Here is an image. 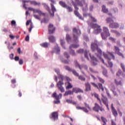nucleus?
Wrapping results in <instances>:
<instances>
[{
    "mask_svg": "<svg viewBox=\"0 0 125 125\" xmlns=\"http://www.w3.org/2000/svg\"><path fill=\"white\" fill-rule=\"evenodd\" d=\"M102 101L103 104L106 106L107 110L110 111V108H109V102L108 101V98L105 97H103L102 98Z\"/></svg>",
    "mask_w": 125,
    "mask_h": 125,
    "instance_id": "nucleus-13",
    "label": "nucleus"
},
{
    "mask_svg": "<svg viewBox=\"0 0 125 125\" xmlns=\"http://www.w3.org/2000/svg\"><path fill=\"white\" fill-rule=\"evenodd\" d=\"M72 93L74 94V93H79V92H81V93H83V91L80 88H78V87H74L72 89Z\"/></svg>",
    "mask_w": 125,
    "mask_h": 125,
    "instance_id": "nucleus-18",
    "label": "nucleus"
},
{
    "mask_svg": "<svg viewBox=\"0 0 125 125\" xmlns=\"http://www.w3.org/2000/svg\"><path fill=\"white\" fill-rule=\"evenodd\" d=\"M41 46L44 47V48H47L50 45V44L48 42H45L44 43L40 44Z\"/></svg>",
    "mask_w": 125,
    "mask_h": 125,
    "instance_id": "nucleus-23",
    "label": "nucleus"
},
{
    "mask_svg": "<svg viewBox=\"0 0 125 125\" xmlns=\"http://www.w3.org/2000/svg\"><path fill=\"white\" fill-rule=\"evenodd\" d=\"M121 65V67L122 68L124 73H125V64L123 63H121L120 64Z\"/></svg>",
    "mask_w": 125,
    "mask_h": 125,
    "instance_id": "nucleus-49",
    "label": "nucleus"
},
{
    "mask_svg": "<svg viewBox=\"0 0 125 125\" xmlns=\"http://www.w3.org/2000/svg\"><path fill=\"white\" fill-rule=\"evenodd\" d=\"M83 16L84 17H86V16H89L90 18H91L92 22H94V23H96V22H97V20H96V19H95L94 17H92V16L90 14L84 13Z\"/></svg>",
    "mask_w": 125,
    "mask_h": 125,
    "instance_id": "nucleus-19",
    "label": "nucleus"
},
{
    "mask_svg": "<svg viewBox=\"0 0 125 125\" xmlns=\"http://www.w3.org/2000/svg\"><path fill=\"white\" fill-rule=\"evenodd\" d=\"M103 54L104 55V57L105 58V59H107L108 61V64L110 68H112L113 67V62H112L111 61V58L113 59V60H115V55H114V53L113 52H107L106 53H103Z\"/></svg>",
    "mask_w": 125,
    "mask_h": 125,
    "instance_id": "nucleus-3",
    "label": "nucleus"
},
{
    "mask_svg": "<svg viewBox=\"0 0 125 125\" xmlns=\"http://www.w3.org/2000/svg\"><path fill=\"white\" fill-rule=\"evenodd\" d=\"M103 74L105 77H107V70L106 69H104V70L103 71Z\"/></svg>",
    "mask_w": 125,
    "mask_h": 125,
    "instance_id": "nucleus-50",
    "label": "nucleus"
},
{
    "mask_svg": "<svg viewBox=\"0 0 125 125\" xmlns=\"http://www.w3.org/2000/svg\"><path fill=\"white\" fill-rule=\"evenodd\" d=\"M88 25H89L90 27L94 29V33L97 35L98 34H100L102 32V29H101V26L97 24H94L92 23H90V24L87 22Z\"/></svg>",
    "mask_w": 125,
    "mask_h": 125,
    "instance_id": "nucleus-5",
    "label": "nucleus"
},
{
    "mask_svg": "<svg viewBox=\"0 0 125 125\" xmlns=\"http://www.w3.org/2000/svg\"><path fill=\"white\" fill-rule=\"evenodd\" d=\"M111 112L113 116L115 117L118 116V111H117V109L115 108V107H114V104H111Z\"/></svg>",
    "mask_w": 125,
    "mask_h": 125,
    "instance_id": "nucleus-17",
    "label": "nucleus"
},
{
    "mask_svg": "<svg viewBox=\"0 0 125 125\" xmlns=\"http://www.w3.org/2000/svg\"><path fill=\"white\" fill-rule=\"evenodd\" d=\"M71 72H72V73L74 76H76V77H79V73H78L75 70L73 69Z\"/></svg>",
    "mask_w": 125,
    "mask_h": 125,
    "instance_id": "nucleus-41",
    "label": "nucleus"
},
{
    "mask_svg": "<svg viewBox=\"0 0 125 125\" xmlns=\"http://www.w3.org/2000/svg\"><path fill=\"white\" fill-rule=\"evenodd\" d=\"M114 51H115V53H116V54H118V52H120V48H119V47L117 46H114Z\"/></svg>",
    "mask_w": 125,
    "mask_h": 125,
    "instance_id": "nucleus-36",
    "label": "nucleus"
},
{
    "mask_svg": "<svg viewBox=\"0 0 125 125\" xmlns=\"http://www.w3.org/2000/svg\"><path fill=\"white\" fill-rule=\"evenodd\" d=\"M34 13H38L39 15H42L43 16H45V13H42V11H40V9H34Z\"/></svg>",
    "mask_w": 125,
    "mask_h": 125,
    "instance_id": "nucleus-22",
    "label": "nucleus"
},
{
    "mask_svg": "<svg viewBox=\"0 0 125 125\" xmlns=\"http://www.w3.org/2000/svg\"><path fill=\"white\" fill-rule=\"evenodd\" d=\"M79 44H71L69 47V49H72V48H78L79 47Z\"/></svg>",
    "mask_w": 125,
    "mask_h": 125,
    "instance_id": "nucleus-32",
    "label": "nucleus"
},
{
    "mask_svg": "<svg viewBox=\"0 0 125 125\" xmlns=\"http://www.w3.org/2000/svg\"><path fill=\"white\" fill-rule=\"evenodd\" d=\"M74 64L76 68H79L80 70H82V68L83 67V66L80 65L77 61H74Z\"/></svg>",
    "mask_w": 125,
    "mask_h": 125,
    "instance_id": "nucleus-24",
    "label": "nucleus"
},
{
    "mask_svg": "<svg viewBox=\"0 0 125 125\" xmlns=\"http://www.w3.org/2000/svg\"><path fill=\"white\" fill-rule=\"evenodd\" d=\"M91 84L94 86V87H96L97 89L99 90H102V91H104V88L103 87V85L101 83H98V84L94 83H91Z\"/></svg>",
    "mask_w": 125,
    "mask_h": 125,
    "instance_id": "nucleus-11",
    "label": "nucleus"
},
{
    "mask_svg": "<svg viewBox=\"0 0 125 125\" xmlns=\"http://www.w3.org/2000/svg\"><path fill=\"white\" fill-rule=\"evenodd\" d=\"M91 48L93 52H95V51H97V53L95 54L97 57H98V58H99V59H100V60L102 61L103 63L106 65L104 60L101 57L102 55V51L101 50V49L98 48V42L92 43L91 44Z\"/></svg>",
    "mask_w": 125,
    "mask_h": 125,
    "instance_id": "nucleus-2",
    "label": "nucleus"
},
{
    "mask_svg": "<svg viewBox=\"0 0 125 125\" xmlns=\"http://www.w3.org/2000/svg\"><path fill=\"white\" fill-rule=\"evenodd\" d=\"M93 110L97 113H98L99 110L101 111V112H103V111L104 112L105 111V109L102 108V106H100V105H99L97 103H95V105L93 107Z\"/></svg>",
    "mask_w": 125,
    "mask_h": 125,
    "instance_id": "nucleus-10",
    "label": "nucleus"
},
{
    "mask_svg": "<svg viewBox=\"0 0 125 125\" xmlns=\"http://www.w3.org/2000/svg\"><path fill=\"white\" fill-rule=\"evenodd\" d=\"M117 54H118V55H119V56H121L122 58H123V59L125 58V56L121 52H118Z\"/></svg>",
    "mask_w": 125,
    "mask_h": 125,
    "instance_id": "nucleus-53",
    "label": "nucleus"
},
{
    "mask_svg": "<svg viewBox=\"0 0 125 125\" xmlns=\"http://www.w3.org/2000/svg\"><path fill=\"white\" fill-rule=\"evenodd\" d=\"M52 97H54L56 101H54V104H59L60 103V99L62 98V94H59L57 95L56 92L53 93L52 95Z\"/></svg>",
    "mask_w": 125,
    "mask_h": 125,
    "instance_id": "nucleus-9",
    "label": "nucleus"
},
{
    "mask_svg": "<svg viewBox=\"0 0 125 125\" xmlns=\"http://www.w3.org/2000/svg\"><path fill=\"white\" fill-rule=\"evenodd\" d=\"M115 89H116V88H111V91H112L115 96H118V94L117 93V92L115 91Z\"/></svg>",
    "mask_w": 125,
    "mask_h": 125,
    "instance_id": "nucleus-48",
    "label": "nucleus"
},
{
    "mask_svg": "<svg viewBox=\"0 0 125 125\" xmlns=\"http://www.w3.org/2000/svg\"><path fill=\"white\" fill-rule=\"evenodd\" d=\"M94 96L97 99V100L99 101V103L100 105H102V102H101V100L100 99V98H99V95H98V94H95Z\"/></svg>",
    "mask_w": 125,
    "mask_h": 125,
    "instance_id": "nucleus-31",
    "label": "nucleus"
},
{
    "mask_svg": "<svg viewBox=\"0 0 125 125\" xmlns=\"http://www.w3.org/2000/svg\"><path fill=\"white\" fill-rule=\"evenodd\" d=\"M70 53L71 55H72V56H75V55H76V53H75L74 50H71L70 52Z\"/></svg>",
    "mask_w": 125,
    "mask_h": 125,
    "instance_id": "nucleus-56",
    "label": "nucleus"
},
{
    "mask_svg": "<svg viewBox=\"0 0 125 125\" xmlns=\"http://www.w3.org/2000/svg\"><path fill=\"white\" fill-rule=\"evenodd\" d=\"M73 33L74 42H79L78 39L79 36L81 35V31L79 29H77V28H74L73 29Z\"/></svg>",
    "mask_w": 125,
    "mask_h": 125,
    "instance_id": "nucleus-8",
    "label": "nucleus"
},
{
    "mask_svg": "<svg viewBox=\"0 0 125 125\" xmlns=\"http://www.w3.org/2000/svg\"><path fill=\"white\" fill-rule=\"evenodd\" d=\"M101 119H102V122H103V123H104V124H103V125H107V119L106 118L103 117V116L101 117Z\"/></svg>",
    "mask_w": 125,
    "mask_h": 125,
    "instance_id": "nucleus-39",
    "label": "nucleus"
},
{
    "mask_svg": "<svg viewBox=\"0 0 125 125\" xmlns=\"http://www.w3.org/2000/svg\"><path fill=\"white\" fill-rule=\"evenodd\" d=\"M34 28V26H33V24H30V27L29 28V33H31V31H32V29Z\"/></svg>",
    "mask_w": 125,
    "mask_h": 125,
    "instance_id": "nucleus-58",
    "label": "nucleus"
},
{
    "mask_svg": "<svg viewBox=\"0 0 125 125\" xmlns=\"http://www.w3.org/2000/svg\"><path fill=\"white\" fill-rule=\"evenodd\" d=\"M123 75V72H122V70L119 69L116 73L117 77H121Z\"/></svg>",
    "mask_w": 125,
    "mask_h": 125,
    "instance_id": "nucleus-35",
    "label": "nucleus"
},
{
    "mask_svg": "<svg viewBox=\"0 0 125 125\" xmlns=\"http://www.w3.org/2000/svg\"><path fill=\"white\" fill-rule=\"evenodd\" d=\"M14 56V55L13 54H11L9 56V57L10 58V59H11V60H12L13 59V57Z\"/></svg>",
    "mask_w": 125,
    "mask_h": 125,
    "instance_id": "nucleus-63",
    "label": "nucleus"
},
{
    "mask_svg": "<svg viewBox=\"0 0 125 125\" xmlns=\"http://www.w3.org/2000/svg\"><path fill=\"white\" fill-rule=\"evenodd\" d=\"M105 21L106 23H109V27L112 28V29L114 28H119V25L117 22H114V21H113V19L110 18H107L105 19Z\"/></svg>",
    "mask_w": 125,
    "mask_h": 125,
    "instance_id": "nucleus-6",
    "label": "nucleus"
},
{
    "mask_svg": "<svg viewBox=\"0 0 125 125\" xmlns=\"http://www.w3.org/2000/svg\"><path fill=\"white\" fill-rule=\"evenodd\" d=\"M76 109H77V110H82V111H84L85 113H88V110L85 107L77 106H76Z\"/></svg>",
    "mask_w": 125,
    "mask_h": 125,
    "instance_id": "nucleus-21",
    "label": "nucleus"
},
{
    "mask_svg": "<svg viewBox=\"0 0 125 125\" xmlns=\"http://www.w3.org/2000/svg\"><path fill=\"white\" fill-rule=\"evenodd\" d=\"M103 32L101 33L103 40H106L108 37H110L111 35L110 32H109V29L106 27H104Z\"/></svg>",
    "mask_w": 125,
    "mask_h": 125,
    "instance_id": "nucleus-7",
    "label": "nucleus"
},
{
    "mask_svg": "<svg viewBox=\"0 0 125 125\" xmlns=\"http://www.w3.org/2000/svg\"><path fill=\"white\" fill-rule=\"evenodd\" d=\"M25 40L26 42H29V40H30L29 35H27V36L25 37Z\"/></svg>",
    "mask_w": 125,
    "mask_h": 125,
    "instance_id": "nucleus-61",
    "label": "nucleus"
},
{
    "mask_svg": "<svg viewBox=\"0 0 125 125\" xmlns=\"http://www.w3.org/2000/svg\"><path fill=\"white\" fill-rule=\"evenodd\" d=\"M65 84L67 85V86L65 87L66 89H70L71 88H73V85L70 82H66Z\"/></svg>",
    "mask_w": 125,
    "mask_h": 125,
    "instance_id": "nucleus-25",
    "label": "nucleus"
},
{
    "mask_svg": "<svg viewBox=\"0 0 125 125\" xmlns=\"http://www.w3.org/2000/svg\"><path fill=\"white\" fill-rule=\"evenodd\" d=\"M48 40L50 42H55V38L53 36H49Z\"/></svg>",
    "mask_w": 125,
    "mask_h": 125,
    "instance_id": "nucleus-29",
    "label": "nucleus"
},
{
    "mask_svg": "<svg viewBox=\"0 0 125 125\" xmlns=\"http://www.w3.org/2000/svg\"><path fill=\"white\" fill-rule=\"evenodd\" d=\"M111 125H117V124H116V122L114 121V120H111Z\"/></svg>",
    "mask_w": 125,
    "mask_h": 125,
    "instance_id": "nucleus-64",
    "label": "nucleus"
},
{
    "mask_svg": "<svg viewBox=\"0 0 125 125\" xmlns=\"http://www.w3.org/2000/svg\"><path fill=\"white\" fill-rule=\"evenodd\" d=\"M66 40L67 42H69V41L71 40V37H70V35H69V34H66Z\"/></svg>",
    "mask_w": 125,
    "mask_h": 125,
    "instance_id": "nucleus-54",
    "label": "nucleus"
},
{
    "mask_svg": "<svg viewBox=\"0 0 125 125\" xmlns=\"http://www.w3.org/2000/svg\"><path fill=\"white\" fill-rule=\"evenodd\" d=\"M73 92L72 90H68L66 91L64 94V96H68V95H73Z\"/></svg>",
    "mask_w": 125,
    "mask_h": 125,
    "instance_id": "nucleus-28",
    "label": "nucleus"
},
{
    "mask_svg": "<svg viewBox=\"0 0 125 125\" xmlns=\"http://www.w3.org/2000/svg\"><path fill=\"white\" fill-rule=\"evenodd\" d=\"M31 4H33L34 5H41V3L37 2L36 1H31L30 0Z\"/></svg>",
    "mask_w": 125,
    "mask_h": 125,
    "instance_id": "nucleus-34",
    "label": "nucleus"
},
{
    "mask_svg": "<svg viewBox=\"0 0 125 125\" xmlns=\"http://www.w3.org/2000/svg\"><path fill=\"white\" fill-rule=\"evenodd\" d=\"M60 42H61V45L62 46V47L64 49H66V48L64 46V44H65V41H64V40L61 39Z\"/></svg>",
    "mask_w": 125,
    "mask_h": 125,
    "instance_id": "nucleus-40",
    "label": "nucleus"
},
{
    "mask_svg": "<svg viewBox=\"0 0 125 125\" xmlns=\"http://www.w3.org/2000/svg\"><path fill=\"white\" fill-rule=\"evenodd\" d=\"M63 84H64V83L63 82V81H59L57 84V86L58 88L62 92H64V91H65V90L64 89V87H63V86H62L63 85Z\"/></svg>",
    "mask_w": 125,
    "mask_h": 125,
    "instance_id": "nucleus-12",
    "label": "nucleus"
},
{
    "mask_svg": "<svg viewBox=\"0 0 125 125\" xmlns=\"http://www.w3.org/2000/svg\"><path fill=\"white\" fill-rule=\"evenodd\" d=\"M33 16L34 18H36V19H38L39 20H40V16H39V15H34Z\"/></svg>",
    "mask_w": 125,
    "mask_h": 125,
    "instance_id": "nucleus-60",
    "label": "nucleus"
},
{
    "mask_svg": "<svg viewBox=\"0 0 125 125\" xmlns=\"http://www.w3.org/2000/svg\"><path fill=\"white\" fill-rule=\"evenodd\" d=\"M58 79H59V80H61V81L63 82V81L64 80V76H63V75L60 74L58 76Z\"/></svg>",
    "mask_w": 125,
    "mask_h": 125,
    "instance_id": "nucleus-47",
    "label": "nucleus"
},
{
    "mask_svg": "<svg viewBox=\"0 0 125 125\" xmlns=\"http://www.w3.org/2000/svg\"><path fill=\"white\" fill-rule=\"evenodd\" d=\"M42 5H43L44 7H45V9L47 10V11H49V7L46 4L43 3H42Z\"/></svg>",
    "mask_w": 125,
    "mask_h": 125,
    "instance_id": "nucleus-44",
    "label": "nucleus"
},
{
    "mask_svg": "<svg viewBox=\"0 0 125 125\" xmlns=\"http://www.w3.org/2000/svg\"><path fill=\"white\" fill-rule=\"evenodd\" d=\"M84 56L88 60H89L88 56L91 58L92 61H93L92 65L93 66H96L97 65V62H98V60L95 58L94 56H91V54L89 53V51H85L84 52Z\"/></svg>",
    "mask_w": 125,
    "mask_h": 125,
    "instance_id": "nucleus-4",
    "label": "nucleus"
},
{
    "mask_svg": "<svg viewBox=\"0 0 125 125\" xmlns=\"http://www.w3.org/2000/svg\"><path fill=\"white\" fill-rule=\"evenodd\" d=\"M48 33L50 35L51 34H54V32H55V27L53 25V24L50 23L49 24L48 27Z\"/></svg>",
    "mask_w": 125,
    "mask_h": 125,
    "instance_id": "nucleus-14",
    "label": "nucleus"
},
{
    "mask_svg": "<svg viewBox=\"0 0 125 125\" xmlns=\"http://www.w3.org/2000/svg\"><path fill=\"white\" fill-rule=\"evenodd\" d=\"M77 53H80V54H82V53H83V50L80 49L79 50L77 51Z\"/></svg>",
    "mask_w": 125,
    "mask_h": 125,
    "instance_id": "nucleus-57",
    "label": "nucleus"
},
{
    "mask_svg": "<svg viewBox=\"0 0 125 125\" xmlns=\"http://www.w3.org/2000/svg\"><path fill=\"white\" fill-rule=\"evenodd\" d=\"M50 119H52L53 121L58 120V112L54 111L50 115Z\"/></svg>",
    "mask_w": 125,
    "mask_h": 125,
    "instance_id": "nucleus-15",
    "label": "nucleus"
},
{
    "mask_svg": "<svg viewBox=\"0 0 125 125\" xmlns=\"http://www.w3.org/2000/svg\"><path fill=\"white\" fill-rule=\"evenodd\" d=\"M59 3L60 5H61V6H62V7H63V8H65L67 6V4H66V3L64 1H60L59 2Z\"/></svg>",
    "mask_w": 125,
    "mask_h": 125,
    "instance_id": "nucleus-27",
    "label": "nucleus"
},
{
    "mask_svg": "<svg viewBox=\"0 0 125 125\" xmlns=\"http://www.w3.org/2000/svg\"><path fill=\"white\" fill-rule=\"evenodd\" d=\"M64 68L65 70H67V71H68L69 72H72V70H73L71 68V67H70V66H65Z\"/></svg>",
    "mask_w": 125,
    "mask_h": 125,
    "instance_id": "nucleus-46",
    "label": "nucleus"
},
{
    "mask_svg": "<svg viewBox=\"0 0 125 125\" xmlns=\"http://www.w3.org/2000/svg\"><path fill=\"white\" fill-rule=\"evenodd\" d=\"M111 33H114V34L117 35V36H121V33H119V32H118L116 30H111Z\"/></svg>",
    "mask_w": 125,
    "mask_h": 125,
    "instance_id": "nucleus-43",
    "label": "nucleus"
},
{
    "mask_svg": "<svg viewBox=\"0 0 125 125\" xmlns=\"http://www.w3.org/2000/svg\"><path fill=\"white\" fill-rule=\"evenodd\" d=\"M20 65H22L23 64V60L20 59L19 61Z\"/></svg>",
    "mask_w": 125,
    "mask_h": 125,
    "instance_id": "nucleus-62",
    "label": "nucleus"
},
{
    "mask_svg": "<svg viewBox=\"0 0 125 125\" xmlns=\"http://www.w3.org/2000/svg\"><path fill=\"white\" fill-rule=\"evenodd\" d=\"M76 2H78V4L75 3L74 0H71V3H72L73 6L74 7L75 9L76 10L74 11V14L76 16H77L79 18V19H81V20H83V18L80 15V13H78V10H79V7H78V5L80 6H83V11H86L88 9L87 8V3L85 2V0H81V1H79V0H75Z\"/></svg>",
    "mask_w": 125,
    "mask_h": 125,
    "instance_id": "nucleus-1",
    "label": "nucleus"
},
{
    "mask_svg": "<svg viewBox=\"0 0 125 125\" xmlns=\"http://www.w3.org/2000/svg\"><path fill=\"white\" fill-rule=\"evenodd\" d=\"M84 105L85 106V108H88V109L90 110L91 111V108H90V106H89V104H87L86 103H84Z\"/></svg>",
    "mask_w": 125,
    "mask_h": 125,
    "instance_id": "nucleus-42",
    "label": "nucleus"
},
{
    "mask_svg": "<svg viewBox=\"0 0 125 125\" xmlns=\"http://www.w3.org/2000/svg\"><path fill=\"white\" fill-rule=\"evenodd\" d=\"M110 11L112 13V14H116V13H118V8H115L113 9H111Z\"/></svg>",
    "mask_w": 125,
    "mask_h": 125,
    "instance_id": "nucleus-33",
    "label": "nucleus"
},
{
    "mask_svg": "<svg viewBox=\"0 0 125 125\" xmlns=\"http://www.w3.org/2000/svg\"><path fill=\"white\" fill-rule=\"evenodd\" d=\"M85 91H90L91 90V85L88 82L85 83Z\"/></svg>",
    "mask_w": 125,
    "mask_h": 125,
    "instance_id": "nucleus-20",
    "label": "nucleus"
},
{
    "mask_svg": "<svg viewBox=\"0 0 125 125\" xmlns=\"http://www.w3.org/2000/svg\"><path fill=\"white\" fill-rule=\"evenodd\" d=\"M109 40L112 42H116V39L112 37L109 38Z\"/></svg>",
    "mask_w": 125,
    "mask_h": 125,
    "instance_id": "nucleus-51",
    "label": "nucleus"
},
{
    "mask_svg": "<svg viewBox=\"0 0 125 125\" xmlns=\"http://www.w3.org/2000/svg\"><path fill=\"white\" fill-rule=\"evenodd\" d=\"M64 55L66 58H69V57H70V56H69V55H68V53H67V52H64Z\"/></svg>",
    "mask_w": 125,
    "mask_h": 125,
    "instance_id": "nucleus-59",
    "label": "nucleus"
},
{
    "mask_svg": "<svg viewBox=\"0 0 125 125\" xmlns=\"http://www.w3.org/2000/svg\"><path fill=\"white\" fill-rule=\"evenodd\" d=\"M78 79L79 80H80V81H82L83 82H85V78L84 77L82 76V75H79Z\"/></svg>",
    "mask_w": 125,
    "mask_h": 125,
    "instance_id": "nucleus-38",
    "label": "nucleus"
},
{
    "mask_svg": "<svg viewBox=\"0 0 125 125\" xmlns=\"http://www.w3.org/2000/svg\"><path fill=\"white\" fill-rule=\"evenodd\" d=\"M49 1L51 2L50 5L51 6H52V5H54L55 4V0H49Z\"/></svg>",
    "mask_w": 125,
    "mask_h": 125,
    "instance_id": "nucleus-55",
    "label": "nucleus"
},
{
    "mask_svg": "<svg viewBox=\"0 0 125 125\" xmlns=\"http://www.w3.org/2000/svg\"><path fill=\"white\" fill-rule=\"evenodd\" d=\"M99 81L101 83H105V81L104 80L100 77L98 78Z\"/></svg>",
    "mask_w": 125,
    "mask_h": 125,
    "instance_id": "nucleus-52",
    "label": "nucleus"
},
{
    "mask_svg": "<svg viewBox=\"0 0 125 125\" xmlns=\"http://www.w3.org/2000/svg\"><path fill=\"white\" fill-rule=\"evenodd\" d=\"M68 12H73V8L71 7V6H69L68 5L66 6V7L65 8Z\"/></svg>",
    "mask_w": 125,
    "mask_h": 125,
    "instance_id": "nucleus-37",
    "label": "nucleus"
},
{
    "mask_svg": "<svg viewBox=\"0 0 125 125\" xmlns=\"http://www.w3.org/2000/svg\"><path fill=\"white\" fill-rule=\"evenodd\" d=\"M102 11H103L104 13H108V11H109V10H108V9L106 8V6L103 5L102 6Z\"/></svg>",
    "mask_w": 125,
    "mask_h": 125,
    "instance_id": "nucleus-26",
    "label": "nucleus"
},
{
    "mask_svg": "<svg viewBox=\"0 0 125 125\" xmlns=\"http://www.w3.org/2000/svg\"><path fill=\"white\" fill-rule=\"evenodd\" d=\"M57 54H58L60 52V48L59 47H57L54 48Z\"/></svg>",
    "mask_w": 125,
    "mask_h": 125,
    "instance_id": "nucleus-45",
    "label": "nucleus"
},
{
    "mask_svg": "<svg viewBox=\"0 0 125 125\" xmlns=\"http://www.w3.org/2000/svg\"><path fill=\"white\" fill-rule=\"evenodd\" d=\"M51 9L52 10V13L50 11V8H49V11H48V12L50 15L52 16V17H53V16H54V12H56V8H55V6H54V5H52L51 6Z\"/></svg>",
    "mask_w": 125,
    "mask_h": 125,
    "instance_id": "nucleus-16",
    "label": "nucleus"
},
{
    "mask_svg": "<svg viewBox=\"0 0 125 125\" xmlns=\"http://www.w3.org/2000/svg\"><path fill=\"white\" fill-rule=\"evenodd\" d=\"M114 83H115L117 85H123L121 81H118L117 79H114Z\"/></svg>",
    "mask_w": 125,
    "mask_h": 125,
    "instance_id": "nucleus-30",
    "label": "nucleus"
}]
</instances>
